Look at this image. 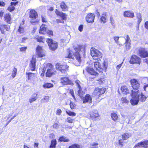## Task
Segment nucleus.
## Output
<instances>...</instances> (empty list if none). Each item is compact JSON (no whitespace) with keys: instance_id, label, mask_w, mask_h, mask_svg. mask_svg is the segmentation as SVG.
I'll return each instance as SVG.
<instances>
[{"instance_id":"nucleus-1","label":"nucleus","mask_w":148,"mask_h":148,"mask_svg":"<svg viewBox=\"0 0 148 148\" xmlns=\"http://www.w3.org/2000/svg\"><path fill=\"white\" fill-rule=\"evenodd\" d=\"M85 47L84 45H78L74 48L75 52L73 53V55H72L73 52L69 49L68 54L66 55L65 57L70 59H74V57L78 62L77 63L75 64V65L79 66L82 61L81 55L82 54H84L85 53Z\"/></svg>"},{"instance_id":"nucleus-2","label":"nucleus","mask_w":148,"mask_h":148,"mask_svg":"<svg viewBox=\"0 0 148 148\" xmlns=\"http://www.w3.org/2000/svg\"><path fill=\"white\" fill-rule=\"evenodd\" d=\"M132 92L131 96L132 98L130 101L131 103L133 106H135L137 105L140 100L139 95L138 94V90L134 91V90H132Z\"/></svg>"},{"instance_id":"nucleus-3","label":"nucleus","mask_w":148,"mask_h":148,"mask_svg":"<svg viewBox=\"0 0 148 148\" xmlns=\"http://www.w3.org/2000/svg\"><path fill=\"white\" fill-rule=\"evenodd\" d=\"M91 54L94 60H99L102 57V53L97 49L91 48L90 49Z\"/></svg>"},{"instance_id":"nucleus-4","label":"nucleus","mask_w":148,"mask_h":148,"mask_svg":"<svg viewBox=\"0 0 148 148\" xmlns=\"http://www.w3.org/2000/svg\"><path fill=\"white\" fill-rule=\"evenodd\" d=\"M46 70L47 69V71L46 73V75L47 77H51L52 75L55 74V71L53 68V65L50 63L46 64L45 67Z\"/></svg>"},{"instance_id":"nucleus-5","label":"nucleus","mask_w":148,"mask_h":148,"mask_svg":"<svg viewBox=\"0 0 148 148\" xmlns=\"http://www.w3.org/2000/svg\"><path fill=\"white\" fill-rule=\"evenodd\" d=\"M55 12L56 14L62 18V19H56L57 23H64V20L66 21L67 19V15L62 12L58 11L57 9L56 10Z\"/></svg>"},{"instance_id":"nucleus-6","label":"nucleus","mask_w":148,"mask_h":148,"mask_svg":"<svg viewBox=\"0 0 148 148\" xmlns=\"http://www.w3.org/2000/svg\"><path fill=\"white\" fill-rule=\"evenodd\" d=\"M47 42L51 50H55L57 48V42L52 40V39L50 38L47 39Z\"/></svg>"},{"instance_id":"nucleus-7","label":"nucleus","mask_w":148,"mask_h":148,"mask_svg":"<svg viewBox=\"0 0 148 148\" xmlns=\"http://www.w3.org/2000/svg\"><path fill=\"white\" fill-rule=\"evenodd\" d=\"M56 69L59 70L62 73L65 74L69 66L66 64L62 65L60 63H57L56 65Z\"/></svg>"},{"instance_id":"nucleus-8","label":"nucleus","mask_w":148,"mask_h":148,"mask_svg":"<svg viewBox=\"0 0 148 148\" xmlns=\"http://www.w3.org/2000/svg\"><path fill=\"white\" fill-rule=\"evenodd\" d=\"M105 92V88H96L95 89L92 94L93 96H96L97 98H98L101 95L104 93Z\"/></svg>"},{"instance_id":"nucleus-9","label":"nucleus","mask_w":148,"mask_h":148,"mask_svg":"<svg viewBox=\"0 0 148 148\" xmlns=\"http://www.w3.org/2000/svg\"><path fill=\"white\" fill-rule=\"evenodd\" d=\"M129 62L131 64L137 63L140 64V59L136 55H133L132 56Z\"/></svg>"},{"instance_id":"nucleus-10","label":"nucleus","mask_w":148,"mask_h":148,"mask_svg":"<svg viewBox=\"0 0 148 148\" xmlns=\"http://www.w3.org/2000/svg\"><path fill=\"white\" fill-rule=\"evenodd\" d=\"M138 55L142 58L148 56V51L144 48H140L139 49Z\"/></svg>"},{"instance_id":"nucleus-11","label":"nucleus","mask_w":148,"mask_h":148,"mask_svg":"<svg viewBox=\"0 0 148 148\" xmlns=\"http://www.w3.org/2000/svg\"><path fill=\"white\" fill-rule=\"evenodd\" d=\"M131 83L133 89L135 90L134 91H137L140 87V84L135 79H133L131 80Z\"/></svg>"},{"instance_id":"nucleus-12","label":"nucleus","mask_w":148,"mask_h":148,"mask_svg":"<svg viewBox=\"0 0 148 148\" xmlns=\"http://www.w3.org/2000/svg\"><path fill=\"white\" fill-rule=\"evenodd\" d=\"M37 54L39 57H42L45 56V51L40 46H38L36 49Z\"/></svg>"},{"instance_id":"nucleus-13","label":"nucleus","mask_w":148,"mask_h":148,"mask_svg":"<svg viewBox=\"0 0 148 148\" xmlns=\"http://www.w3.org/2000/svg\"><path fill=\"white\" fill-rule=\"evenodd\" d=\"M95 15L94 14L90 13L86 16V19L88 23H92L94 21Z\"/></svg>"},{"instance_id":"nucleus-14","label":"nucleus","mask_w":148,"mask_h":148,"mask_svg":"<svg viewBox=\"0 0 148 148\" xmlns=\"http://www.w3.org/2000/svg\"><path fill=\"white\" fill-rule=\"evenodd\" d=\"M83 101V103H91L92 102V98L91 96L89 94H86L85 97L82 98Z\"/></svg>"},{"instance_id":"nucleus-15","label":"nucleus","mask_w":148,"mask_h":148,"mask_svg":"<svg viewBox=\"0 0 148 148\" xmlns=\"http://www.w3.org/2000/svg\"><path fill=\"white\" fill-rule=\"evenodd\" d=\"M36 62V59L34 58H32V60L30 62V63L29 64V69L32 71L35 70Z\"/></svg>"},{"instance_id":"nucleus-16","label":"nucleus","mask_w":148,"mask_h":148,"mask_svg":"<svg viewBox=\"0 0 148 148\" xmlns=\"http://www.w3.org/2000/svg\"><path fill=\"white\" fill-rule=\"evenodd\" d=\"M60 81V83L63 85H67L70 84V82L69 78L66 77H61Z\"/></svg>"},{"instance_id":"nucleus-17","label":"nucleus","mask_w":148,"mask_h":148,"mask_svg":"<svg viewBox=\"0 0 148 148\" xmlns=\"http://www.w3.org/2000/svg\"><path fill=\"white\" fill-rule=\"evenodd\" d=\"M29 15L30 18L34 19H35L38 16V14L36 11L32 9L30 11Z\"/></svg>"},{"instance_id":"nucleus-18","label":"nucleus","mask_w":148,"mask_h":148,"mask_svg":"<svg viewBox=\"0 0 148 148\" xmlns=\"http://www.w3.org/2000/svg\"><path fill=\"white\" fill-rule=\"evenodd\" d=\"M86 70L89 73L92 75L96 76L98 74L92 68L87 67L86 68Z\"/></svg>"},{"instance_id":"nucleus-19","label":"nucleus","mask_w":148,"mask_h":148,"mask_svg":"<svg viewBox=\"0 0 148 148\" xmlns=\"http://www.w3.org/2000/svg\"><path fill=\"white\" fill-rule=\"evenodd\" d=\"M124 16L127 17L133 18L134 17V14L133 12L130 11H126L124 12Z\"/></svg>"},{"instance_id":"nucleus-20","label":"nucleus","mask_w":148,"mask_h":148,"mask_svg":"<svg viewBox=\"0 0 148 148\" xmlns=\"http://www.w3.org/2000/svg\"><path fill=\"white\" fill-rule=\"evenodd\" d=\"M107 17V14L106 12H104L102 14V16L100 18V21L101 22L103 23H106V18Z\"/></svg>"},{"instance_id":"nucleus-21","label":"nucleus","mask_w":148,"mask_h":148,"mask_svg":"<svg viewBox=\"0 0 148 148\" xmlns=\"http://www.w3.org/2000/svg\"><path fill=\"white\" fill-rule=\"evenodd\" d=\"M18 2H11L10 5L8 8V10L10 12L14 10L15 9L14 6L17 4Z\"/></svg>"},{"instance_id":"nucleus-22","label":"nucleus","mask_w":148,"mask_h":148,"mask_svg":"<svg viewBox=\"0 0 148 148\" xmlns=\"http://www.w3.org/2000/svg\"><path fill=\"white\" fill-rule=\"evenodd\" d=\"M45 25L42 24L40 26V29L39 33L43 34H46L47 31V30L46 27H45Z\"/></svg>"},{"instance_id":"nucleus-23","label":"nucleus","mask_w":148,"mask_h":148,"mask_svg":"<svg viewBox=\"0 0 148 148\" xmlns=\"http://www.w3.org/2000/svg\"><path fill=\"white\" fill-rule=\"evenodd\" d=\"M90 116L92 120H96L99 119V115L98 112L95 113H91L90 114Z\"/></svg>"},{"instance_id":"nucleus-24","label":"nucleus","mask_w":148,"mask_h":148,"mask_svg":"<svg viewBox=\"0 0 148 148\" xmlns=\"http://www.w3.org/2000/svg\"><path fill=\"white\" fill-rule=\"evenodd\" d=\"M136 145V146H138L143 147H148V140L145 141L138 143Z\"/></svg>"},{"instance_id":"nucleus-25","label":"nucleus","mask_w":148,"mask_h":148,"mask_svg":"<svg viewBox=\"0 0 148 148\" xmlns=\"http://www.w3.org/2000/svg\"><path fill=\"white\" fill-rule=\"evenodd\" d=\"M94 68L100 72L101 71V67L100 64L98 62H95L94 63Z\"/></svg>"},{"instance_id":"nucleus-26","label":"nucleus","mask_w":148,"mask_h":148,"mask_svg":"<svg viewBox=\"0 0 148 148\" xmlns=\"http://www.w3.org/2000/svg\"><path fill=\"white\" fill-rule=\"evenodd\" d=\"M5 29L7 31L9 29L8 27L7 26L5 25H3L0 23V30L1 32L3 34H4L5 32L4 30Z\"/></svg>"},{"instance_id":"nucleus-27","label":"nucleus","mask_w":148,"mask_h":148,"mask_svg":"<svg viewBox=\"0 0 148 148\" xmlns=\"http://www.w3.org/2000/svg\"><path fill=\"white\" fill-rule=\"evenodd\" d=\"M37 94H34L29 99V101L30 103L33 102L34 101L38 99Z\"/></svg>"},{"instance_id":"nucleus-28","label":"nucleus","mask_w":148,"mask_h":148,"mask_svg":"<svg viewBox=\"0 0 148 148\" xmlns=\"http://www.w3.org/2000/svg\"><path fill=\"white\" fill-rule=\"evenodd\" d=\"M4 18L5 20L8 23H10L11 22V14L10 13L6 14L4 16Z\"/></svg>"},{"instance_id":"nucleus-29","label":"nucleus","mask_w":148,"mask_h":148,"mask_svg":"<svg viewBox=\"0 0 148 148\" xmlns=\"http://www.w3.org/2000/svg\"><path fill=\"white\" fill-rule=\"evenodd\" d=\"M139 94V96H140V98H139L141 102H145L148 96L147 97L145 96L142 93L138 91V94Z\"/></svg>"},{"instance_id":"nucleus-30","label":"nucleus","mask_w":148,"mask_h":148,"mask_svg":"<svg viewBox=\"0 0 148 148\" xmlns=\"http://www.w3.org/2000/svg\"><path fill=\"white\" fill-rule=\"evenodd\" d=\"M60 6L62 10L63 11L67 10L68 9V7L65 3L62 1L60 3Z\"/></svg>"},{"instance_id":"nucleus-31","label":"nucleus","mask_w":148,"mask_h":148,"mask_svg":"<svg viewBox=\"0 0 148 148\" xmlns=\"http://www.w3.org/2000/svg\"><path fill=\"white\" fill-rule=\"evenodd\" d=\"M122 92L124 94H127L129 92V90L126 86H123L121 88Z\"/></svg>"},{"instance_id":"nucleus-32","label":"nucleus","mask_w":148,"mask_h":148,"mask_svg":"<svg viewBox=\"0 0 148 148\" xmlns=\"http://www.w3.org/2000/svg\"><path fill=\"white\" fill-rule=\"evenodd\" d=\"M35 38L36 40L39 42H44L45 40V38L42 36H37Z\"/></svg>"},{"instance_id":"nucleus-33","label":"nucleus","mask_w":148,"mask_h":148,"mask_svg":"<svg viewBox=\"0 0 148 148\" xmlns=\"http://www.w3.org/2000/svg\"><path fill=\"white\" fill-rule=\"evenodd\" d=\"M120 102L122 105L128 104L129 103V101L125 97H122L121 99Z\"/></svg>"},{"instance_id":"nucleus-34","label":"nucleus","mask_w":148,"mask_h":148,"mask_svg":"<svg viewBox=\"0 0 148 148\" xmlns=\"http://www.w3.org/2000/svg\"><path fill=\"white\" fill-rule=\"evenodd\" d=\"M131 136V134L130 133H126L123 134L122 136V138L123 140L127 139L128 138Z\"/></svg>"},{"instance_id":"nucleus-35","label":"nucleus","mask_w":148,"mask_h":148,"mask_svg":"<svg viewBox=\"0 0 148 148\" xmlns=\"http://www.w3.org/2000/svg\"><path fill=\"white\" fill-rule=\"evenodd\" d=\"M119 37L117 36H114L113 37V39L116 44L119 46L121 47L123 45L119 40Z\"/></svg>"},{"instance_id":"nucleus-36","label":"nucleus","mask_w":148,"mask_h":148,"mask_svg":"<svg viewBox=\"0 0 148 148\" xmlns=\"http://www.w3.org/2000/svg\"><path fill=\"white\" fill-rule=\"evenodd\" d=\"M43 88H50L53 87V85L50 83H45L43 85Z\"/></svg>"},{"instance_id":"nucleus-37","label":"nucleus","mask_w":148,"mask_h":148,"mask_svg":"<svg viewBox=\"0 0 148 148\" xmlns=\"http://www.w3.org/2000/svg\"><path fill=\"white\" fill-rule=\"evenodd\" d=\"M27 75H28L29 80H31L35 77V74L31 73H26Z\"/></svg>"},{"instance_id":"nucleus-38","label":"nucleus","mask_w":148,"mask_h":148,"mask_svg":"<svg viewBox=\"0 0 148 148\" xmlns=\"http://www.w3.org/2000/svg\"><path fill=\"white\" fill-rule=\"evenodd\" d=\"M111 116L112 120L115 122L117 120L118 118V116L117 114L114 113H112L111 114Z\"/></svg>"},{"instance_id":"nucleus-39","label":"nucleus","mask_w":148,"mask_h":148,"mask_svg":"<svg viewBox=\"0 0 148 148\" xmlns=\"http://www.w3.org/2000/svg\"><path fill=\"white\" fill-rule=\"evenodd\" d=\"M56 142V139H53L51 141L50 148H55Z\"/></svg>"},{"instance_id":"nucleus-40","label":"nucleus","mask_w":148,"mask_h":148,"mask_svg":"<svg viewBox=\"0 0 148 148\" xmlns=\"http://www.w3.org/2000/svg\"><path fill=\"white\" fill-rule=\"evenodd\" d=\"M66 112L69 116H75L76 115V114L74 112L70 111L68 110H66Z\"/></svg>"},{"instance_id":"nucleus-41","label":"nucleus","mask_w":148,"mask_h":148,"mask_svg":"<svg viewBox=\"0 0 148 148\" xmlns=\"http://www.w3.org/2000/svg\"><path fill=\"white\" fill-rule=\"evenodd\" d=\"M59 140L60 141H63L64 142H68L69 141V139L64 136L60 137Z\"/></svg>"},{"instance_id":"nucleus-42","label":"nucleus","mask_w":148,"mask_h":148,"mask_svg":"<svg viewBox=\"0 0 148 148\" xmlns=\"http://www.w3.org/2000/svg\"><path fill=\"white\" fill-rule=\"evenodd\" d=\"M49 97L48 96H45L43 98L41 99V101L43 102H47L49 101Z\"/></svg>"},{"instance_id":"nucleus-43","label":"nucleus","mask_w":148,"mask_h":148,"mask_svg":"<svg viewBox=\"0 0 148 148\" xmlns=\"http://www.w3.org/2000/svg\"><path fill=\"white\" fill-rule=\"evenodd\" d=\"M84 93V92L82 91L81 88H79V90H78V95L80 97H82Z\"/></svg>"},{"instance_id":"nucleus-44","label":"nucleus","mask_w":148,"mask_h":148,"mask_svg":"<svg viewBox=\"0 0 148 148\" xmlns=\"http://www.w3.org/2000/svg\"><path fill=\"white\" fill-rule=\"evenodd\" d=\"M68 148H80V147L78 144H74L70 146Z\"/></svg>"},{"instance_id":"nucleus-45","label":"nucleus","mask_w":148,"mask_h":148,"mask_svg":"<svg viewBox=\"0 0 148 148\" xmlns=\"http://www.w3.org/2000/svg\"><path fill=\"white\" fill-rule=\"evenodd\" d=\"M17 72V69L15 68H14L12 72V76L13 78H14L16 75Z\"/></svg>"},{"instance_id":"nucleus-46","label":"nucleus","mask_w":148,"mask_h":148,"mask_svg":"<svg viewBox=\"0 0 148 148\" xmlns=\"http://www.w3.org/2000/svg\"><path fill=\"white\" fill-rule=\"evenodd\" d=\"M18 32L20 34L23 33L24 32V28L21 25L19 27L18 30Z\"/></svg>"},{"instance_id":"nucleus-47","label":"nucleus","mask_w":148,"mask_h":148,"mask_svg":"<svg viewBox=\"0 0 148 148\" xmlns=\"http://www.w3.org/2000/svg\"><path fill=\"white\" fill-rule=\"evenodd\" d=\"M74 119H72L70 117H68L66 121L69 123H72Z\"/></svg>"},{"instance_id":"nucleus-48","label":"nucleus","mask_w":148,"mask_h":148,"mask_svg":"<svg viewBox=\"0 0 148 148\" xmlns=\"http://www.w3.org/2000/svg\"><path fill=\"white\" fill-rule=\"evenodd\" d=\"M130 43H125V48L128 51L130 49Z\"/></svg>"},{"instance_id":"nucleus-49","label":"nucleus","mask_w":148,"mask_h":148,"mask_svg":"<svg viewBox=\"0 0 148 148\" xmlns=\"http://www.w3.org/2000/svg\"><path fill=\"white\" fill-rule=\"evenodd\" d=\"M125 43H130L131 41V40L128 35H127L126 36V37L125 38Z\"/></svg>"},{"instance_id":"nucleus-50","label":"nucleus","mask_w":148,"mask_h":148,"mask_svg":"<svg viewBox=\"0 0 148 148\" xmlns=\"http://www.w3.org/2000/svg\"><path fill=\"white\" fill-rule=\"evenodd\" d=\"M137 18H138V22L139 23L141 21V16L140 13L137 14Z\"/></svg>"},{"instance_id":"nucleus-51","label":"nucleus","mask_w":148,"mask_h":148,"mask_svg":"<svg viewBox=\"0 0 148 148\" xmlns=\"http://www.w3.org/2000/svg\"><path fill=\"white\" fill-rule=\"evenodd\" d=\"M110 22L112 26H115V22L113 19V18L112 17H110Z\"/></svg>"},{"instance_id":"nucleus-52","label":"nucleus","mask_w":148,"mask_h":148,"mask_svg":"<svg viewBox=\"0 0 148 148\" xmlns=\"http://www.w3.org/2000/svg\"><path fill=\"white\" fill-rule=\"evenodd\" d=\"M42 21L43 22H47V20L46 16H42Z\"/></svg>"},{"instance_id":"nucleus-53","label":"nucleus","mask_w":148,"mask_h":148,"mask_svg":"<svg viewBox=\"0 0 148 148\" xmlns=\"http://www.w3.org/2000/svg\"><path fill=\"white\" fill-rule=\"evenodd\" d=\"M39 21V20L38 19L34 20L32 19L30 21V22L32 24H33L34 23H37Z\"/></svg>"},{"instance_id":"nucleus-54","label":"nucleus","mask_w":148,"mask_h":148,"mask_svg":"<svg viewBox=\"0 0 148 148\" xmlns=\"http://www.w3.org/2000/svg\"><path fill=\"white\" fill-rule=\"evenodd\" d=\"M83 29V25H80L78 27V29L80 32H82Z\"/></svg>"},{"instance_id":"nucleus-55","label":"nucleus","mask_w":148,"mask_h":148,"mask_svg":"<svg viewBox=\"0 0 148 148\" xmlns=\"http://www.w3.org/2000/svg\"><path fill=\"white\" fill-rule=\"evenodd\" d=\"M53 128L55 129L58 128L59 127L57 123H55L53 125Z\"/></svg>"},{"instance_id":"nucleus-56","label":"nucleus","mask_w":148,"mask_h":148,"mask_svg":"<svg viewBox=\"0 0 148 148\" xmlns=\"http://www.w3.org/2000/svg\"><path fill=\"white\" fill-rule=\"evenodd\" d=\"M47 33L48 35L50 36V35H53V32L51 30H47V33Z\"/></svg>"},{"instance_id":"nucleus-57","label":"nucleus","mask_w":148,"mask_h":148,"mask_svg":"<svg viewBox=\"0 0 148 148\" xmlns=\"http://www.w3.org/2000/svg\"><path fill=\"white\" fill-rule=\"evenodd\" d=\"M46 70V69L43 68L42 70V73H41L40 76L42 77H43L45 75V73Z\"/></svg>"},{"instance_id":"nucleus-58","label":"nucleus","mask_w":148,"mask_h":148,"mask_svg":"<svg viewBox=\"0 0 148 148\" xmlns=\"http://www.w3.org/2000/svg\"><path fill=\"white\" fill-rule=\"evenodd\" d=\"M12 115V114H9L7 116V121H8L7 123L8 124L12 121L10 119L9 120H8L9 118L10 117V116H11Z\"/></svg>"},{"instance_id":"nucleus-59","label":"nucleus","mask_w":148,"mask_h":148,"mask_svg":"<svg viewBox=\"0 0 148 148\" xmlns=\"http://www.w3.org/2000/svg\"><path fill=\"white\" fill-rule=\"evenodd\" d=\"M97 143H93L92 144V146H93L91 148H99L97 146V145H98Z\"/></svg>"},{"instance_id":"nucleus-60","label":"nucleus","mask_w":148,"mask_h":148,"mask_svg":"<svg viewBox=\"0 0 148 148\" xmlns=\"http://www.w3.org/2000/svg\"><path fill=\"white\" fill-rule=\"evenodd\" d=\"M123 63V62L121 64L118 65L117 66L116 69L117 71H118L119 70V69L121 67Z\"/></svg>"},{"instance_id":"nucleus-61","label":"nucleus","mask_w":148,"mask_h":148,"mask_svg":"<svg viewBox=\"0 0 148 148\" xmlns=\"http://www.w3.org/2000/svg\"><path fill=\"white\" fill-rule=\"evenodd\" d=\"M144 90L148 92V85L147 84L144 87Z\"/></svg>"},{"instance_id":"nucleus-62","label":"nucleus","mask_w":148,"mask_h":148,"mask_svg":"<svg viewBox=\"0 0 148 148\" xmlns=\"http://www.w3.org/2000/svg\"><path fill=\"white\" fill-rule=\"evenodd\" d=\"M103 65L104 68L106 69L107 68L108 66V64L107 62H104L103 63Z\"/></svg>"},{"instance_id":"nucleus-63","label":"nucleus","mask_w":148,"mask_h":148,"mask_svg":"<svg viewBox=\"0 0 148 148\" xmlns=\"http://www.w3.org/2000/svg\"><path fill=\"white\" fill-rule=\"evenodd\" d=\"M70 106L71 108L72 109H73L74 108V107L75 106V104L72 103H70Z\"/></svg>"},{"instance_id":"nucleus-64","label":"nucleus","mask_w":148,"mask_h":148,"mask_svg":"<svg viewBox=\"0 0 148 148\" xmlns=\"http://www.w3.org/2000/svg\"><path fill=\"white\" fill-rule=\"evenodd\" d=\"M145 28L148 29V21H146L145 24Z\"/></svg>"}]
</instances>
